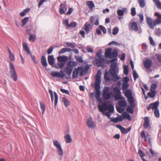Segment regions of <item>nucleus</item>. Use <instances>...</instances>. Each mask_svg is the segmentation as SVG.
<instances>
[{"label":"nucleus","instance_id":"7c9ffc66","mask_svg":"<svg viewBox=\"0 0 161 161\" xmlns=\"http://www.w3.org/2000/svg\"><path fill=\"white\" fill-rule=\"evenodd\" d=\"M121 93L115 94L114 96V98L116 100L125 99V98L122 96Z\"/></svg>","mask_w":161,"mask_h":161},{"label":"nucleus","instance_id":"c85d7f7f","mask_svg":"<svg viewBox=\"0 0 161 161\" xmlns=\"http://www.w3.org/2000/svg\"><path fill=\"white\" fill-rule=\"evenodd\" d=\"M131 107L129 106L127 107V111L130 113L131 114H133V109L135 107V103H133L131 105Z\"/></svg>","mask_w":161,"mask_h":161},{"label":"nucleus","instance_id":"393cba45","mask_svg":"<svg viewBox=\"0 0 161 161\" xmlns=\"http://www.w3.org/2000/svg\"><path fill=\"white\" fill-rule=\"evenodd\" d=\"M41 62L42 65L44 67L47 66V61L45 57L42 55L41 58Z\"/></svg>","mask_w":161,"mask_h":161},{"label":"nucleus","instance_id":"a878e982","mask_svg":"<svg viewBox=\"0 0 161 161\" xmlns=\"http://www.w3.org/2000/svg\"><path fill=\"white\" fill-rule=\"evenodd\" d=\"M118 55V52L117 49L114 50L111 53L110 57V58H116L117 57Z\"/></svg>","mask_w":161,"mask_h":161},{"label":"nucleus","instance_id":"4c0bfd02","mask_svg":"<svg viewBox=\"0 0 161 161\" xmlns=\"http://www.w3.org/2000/svg\"><path fill=\"white\" fill-rule=\"evenodd\" d=\"M157 87V85L155 83H153L152 84L150 88V90L151 92H156V89Z\"/></svg>","mask_w":161,"mask_h":161},{"label":"nucleus","instance_id":"f257e3e1","mask_svg":"<svg viewBox=\"0 0 161 161\" xmlns=\"http://www.w3.org/2000/svg\"><path fill=\"white\" fill-rule=\"evenodd\" d=\"M101 74V71L100 70H98L96 76L95 82L94 86L96 90L95 97L97 100L98 103H102V100L100 97L101 92L100 91Z\"/></svg>","mask_w":161,"mask_h":161},{"label":"nucleus","instance_id":"72a5a7b5","mask_svg":"<svg viewBox=\"0 0 161 161\" xmlns=\"http://www.w3.org/2000/svg\"><path fill=\"white\" fill-rule=\"evenodd\" d=\"M138 1L141 8H143L146 5L145 0H138Z\"/></svg>","mask_w":161,"mask_h":161},{"label":"nucleus","instance_id":"49530a36","mask_svg":"<svg viewBox=\"0 0 161 161\" xmlns=\"http://www.w3.org/2000/svg\"><path fill=\"white\" fill-rule=\"evenodd\" d=\"M156 93V92H151L148 93V96L151 98H153L155 96Z\"/></svg>","mask_w":161,"mask_h":161},{"label":"nucleus","instance_id":"4468645a","mask_svg":"<svg viewBox=\"0 0 161 161\" xmlns=\"http://www.w3.org/2000/svg\"><path fill=\"white\" fill-rule=\"evenodd\" d=\"M159 104V102L158 101L154 103H151L147 108V109L149 110L151 108L155 109H158V108Z\"/></svg>","mask_w":161,"mask_h":161},{"label":"nucleus","instance_id":"f03ea898","mask_svg":"<svg viewBox=\"0 0 161 161\" xmlns=\"http://www.w3.org/2000/svg\"><path fill=\"white\" fill-rule=\"evenodd\" d=\"M110 60L111 64L110 65V68L109 70L110 74L113 77L112 80L114 81H117L120 79V77L117 75L119 72V69L117 65L116 62L117 60L116 58H113Z\"/></svg>","mask_w":161,"mask_h":161},{"label":"nucleus","instance_id":"39448f33","mask_svg":"<svg viewBox=\"0 0 161 161\" xmlns=\"http://www.w3.org/2000/svg\"><path fill=\"white\" fill-rule=\"evenodd\" d=\"M129 86L128 83H123L122 87L123 93L127 98L128 101L131 105L134 104V100L132 95V91L130 89H128Z\"/></svg>","mask_w":161,"mask_h":161},{"label":"nucleus","instance_id":"774afa93","mask_svg":"<svg viewBox=\"0 0 161 161\" xmlns=\"http://www.w3.org/2000/svg\"><path fill=\"white\" fill-rule=\"evenodd\" d=\"M9 58L10 60L14 61L15 60V57L13 53L9 54Z\"/></svg>","mask_w":161,"mask_h":161},{"label":"nucleus","instance_id":"473e14b6","mask_svg":"<svg viewBox=\"0 0 161 161\" xmlns=\"http://www.w3.org/2000/svg\"><path fill=\"white\" fill-rule=\"evenodd\" d=\"M131 27L132 29L135 31H137L138 30V28L137 24L135 22H133L131 23Z\"/></svg>","mask_w":161,"mask_h":161},{"label":"nucleus","instance_id":"f3484780","mask_svg":"<svg viewBox=\"0 0 161 161\" xmlns=\"http://www.w3.org/2000/svg\"><path fill=\"white\" fill-rule=\"evenodd\" d=\"M77 64L78 63L76 62L69 61L67 63L66 66L71 67L73 68V67L77 66Z\"/></svg>","mask_w":161,"mask_h":161},{"label":"nucleus","instance_id":"6e6552de","mask_svg":"<svg viewBox=\"0 0 161 161\" xmlns=\"http://www.w3.org/2000/svg\"><path fill=\"white\" fill-rule=\"evenodd\" d=\"M51 75L53 77H60L61 78H63L66 76L65 74L64 73V71L62 70H61L59 73L57 71H51Z\"/></svg>","mask_w":161,"mask_h":161},{"label":"nucleus","instance_id":"412c9836","mask_svg":"<svg viewBox=\"0 0 161 161\" xmlns=\"http://www.w3.org/2000/svg\"><path fill=\"white\" fill-rule=\"evenodd\" d=\"M118 104L119 106L124 108H125L127 105V102L125 101V99H123L119 101L118 102Z\"/></svg>","mask_w":161,"mask_h":161},{"label":"nucleus","instance_id":"c756f323","mask_svg":"<svg viewBox=\"0 0 161 161\" xmlns=\"http://www.w3.org/2000/svg\"><path fill=\"white\" fill-rule=\"evenodd\" d=\"M122 116L124 119H128L129 120H131L130 114L126 112H125L122 114Z\"/></svg>","mask_w":161,"mask_h":161},{"label":"nucleus","instance_id":"6e6d98bb","mask_svg":"<svg viewBox=\"0 0 161 161\" xmlns=\"http://www.w3.org/2000/svg\"><path fill=\"white\" fill-rule=\"evenodd\" d=\"M117 13L118 15L123 16L124 15V11L121 9H118L117 11Z\"/></svg>","mask_w":161,"mask_h":161},{"label":"nucleus","instance_id":"1a4fd4ad","mask_svg":"<svg viewBox=\"0 0 161 161\" xmlns=\"http://www.w3.org/2000/svg\"><path fill=\"white\" fill-rule=\"evenodd\" d=\"M23 46L24 50L28 54H30L31 55V58L33 62L35 63H37V61L36 60L35 57L34 56L32 55L31 53L30 50L29 49L28 47L25 42L23 43Z\"/></svg>","mask_w":161,"mask_h":161},{"label":"nucleus","instance_id":"052dcab7","mask_svg":"<svg viewBox=\"0 0 161 161\" xmlns=\"http://www.w3.org/2000/svg\"><path fill=\"white\" fill-rule=\"evenodd\" d=\"M99 28L101 29L103 32L104 34L106 33L107 30L103 26L100 25L99 26Z\"/></svg>","mask_w":161,"mask_h":161},{"label":"nucleus","instance_id":"58836bf2","mask_svg":"<svg viewBox=\"0 0 161 161\" xmlns=\"http://www.w3.org/2000/svg\"><path fill=\"white\" fill-rule=\"evenodd\" d=\"M66 44L67 46L72 48H74L76 47L75 44V43H71L69 42H67Z\"/></svg>","mask_w":161,"mask_h":161},{"label":"nucleus","instance_id":"864d4df0","mask_svg":"<svg viewBox=\"0 0 161 161\" xmlns=\"http://www.w3.org/2000/svg\"><path fill=\"white\" fill-rule=\"evenodd\" d=\"M155 34L158 36H161V30L160 28H158L156 30Z\"/></svg>","mask_w":161,"mask_h":161},{"label":"nucleus","instance_id":"e2e57ef3","mask_svg":"<svg viewBox=\"0 0 161 161\" xmlns=\"http://www.w3.org/2000/svg\"><path fill=\"white\" fill-rule=\"evenodd\" d=\"M131 14L132 16H134L136 14V9L135 8H132L131 9Z\"/></svg>","mask_w":161,"mask_h":161},{"label":"nucleus","instance_id":"3c124183","mask_svg":"<svg viewBox=\"0 0 161 161\" xmlns=\"http://www.w3.org/2000/svg\"><path fill=\"white\" fill-rule=\"evenodd\" d=\"M116 108L117 111L119 113H121L124 110V108H123L120 106H116Z\"/></svg>","mask_w":161,"mask_h":161},{"label":"nucleus","instance_id":"69168bd1","mask_svg":"<svg viewBox=\"0 0 161 161\" xmlns=\"http://www.w3.org/2000/svg\"><path fill=\"white\" fill-rule=\"evenodd\" d=\"M61 92L64 93H65L67 95H69V93L68 90L64 89H60Z\"/></svg>","mask_w":161,"mask_h":161},{"label":"nucleus","instance_id":"09e8293b","mask_svg":"<svg viewBox=\"0 0 161 161\" xmlns=\"http://www.w3.org/2000/svg\"><path fill=\"white\" fill-rule=\"evenodd\" d=\"M40 106L42 110V114H43L44 113L45 108L44 104L42 103H40Z\"/></svg>","mask_w":161,"mask_h":161},{"label":"nucleus","instance_id":"f704fd0d","mask_svg":"<svg viewBox=\"0 0 161 161\" xmlns=\"http://www.w3.org/2000/svg\"><path fill=\"white\" fill-rule=\"evenodd\" d=\"M29 18L28 17H25L22 19L21 20L22 26L23 27L26 24L28 21Z\"/></svg>","mask_w":161,"mask_h":161},{"label":"nucleus","instance_id":"2f4dec72","mask_svg":"<svg viewBox=\"0 0 161 161\" xmlns=\"http://www.w3.org/2000/svg\"><path fill=\"white\" fill-rule=\"evenodd\" d=\"M62 101L66 107H67L69 105V102L65 97H62Z\"/></svg>","mask_w":161,"mask_h":161},{"label":"nucleus","instance_id":"b1692460","mask_svg":"<svg viewBox=\"0 0 161 161\" xmlns=\"http://www.w3.org/2000/svg\"><path fill=\"white\" fill-rule=\"evenodd\" d=\"M112 93L111 92L102 94V96L103 98L105 100H108L110 99L111 97V95Z\"/></svg>","mask_w":161,"mask_h":161},{"label":"nucleus","instance_id":"338daca9","mask_svg":"<svg viewBox=\"0 0 161 161\" xmlns=\"http://www.w3.org/2000/svg\"><path fill=\"white\" fill-rule=\"evenodd\" d=\"M139 154L140 157L143 158L145 156V154L141 150H139Z\"/></svg>","mask_w":161,"mask_h":161},{"label":"nucleus","instance_id":"e433bc0d","mask_svg":"<svg viewBox=\"0 0 161 161\" xmlns=\"http://www.w3.org/2000/svg\"><path fill=\"white\" fill-rule=\"evenodd\" d=\"M87 4L90 9H92V8L95 7L94 4L92 1H87Z\"/></svg>","mask_w":161,"mask_h":161},{"label":"nucleus","instance_id":"dca6fc26","mask_svg":"<svg viewBox=\"0 0 161 161\" xmlns=\"http://www.w3.org/2000/svg\"><path fill=\"white\" fill-rule=\"evenodd\" d=\"M87 125L89 127L91 128H94L96 126L91 118L88 119L87 122Z\"/></svg>","mask_w":161,"mask_h":161},{"label":"nucleus","instance_id":"c03bdc74","mask_svg":"<svg viewBox=\"0 0 161 161\" xmlns=\"http://www.w3.org/2000/svg\"><path fill=\"white\" fill-rule=\"evenodd\" d=\"M121 89L120 87H116L114 88V92L115 94L121 93Z\"/></svg>","mask_w":161,"mask_h":161},{"label":"nucleus","instance_id":"20e7f679","mask_svg":"<svg viewBox=\"0 0 161 161\" xmlns=\"http://www.w3.org/2000/svg\"><path fill=\"white\" fill-rule=\"evenodd\" d=\"M155 15L158 18L155 19L154 20L149 16H147L146 18L147 24L149 27L152 29H153L155 26L161 24V14L156 12L155 14Z\"/></svg>","mask_w":161,"mask_h":161},{"label":"nucleus","instance_id":"603ef678","mask_svg":"<svg viewBox=\"0 0 161 161\" xmlns=\"http://www.w3.org/2000/svg\"><path fill=\"white\" fill-rule=\"evenodd\" d=\"M119 29L118 27H115L113 30V34L114 35H116L119 32Z\"/></svg>","mask_w":161,"mask_h":161},{"label":"nucleus","instance_id":"0eeeda50","mask_svg":"<svg viewBox=\"0 0 161 161\" xmlns=\"http://www.w3.org/2000/svg\"><path fill=\"white\" fill-rule=\"evenodd\" d=\"M53 142L54 146L57 148L58 154L60 156H63V152L61 144L56 140H53Z\"/></svg>","mask_w":161,"mask_h":161},{"label":"nucleus","instance_id":"6ab92c4d","mask_svg":"<svg viewBox=\"0 0 161 161\" xmlns=\"http://www.w3.org/2000/svg\"><path fill=\"white\" fill-rule=\"evenodd\" d=\"M91 24L87 22H86L85 25L84 30L87 33H88L90 31V29L92 28V26Z\"/></svg>","mask_w":161,"mask_h":161},{"label":"nucleus","instance_id":"13d9d810","mask_svg":"<svg viewBox=\"0 0 161 161\" xmlns=\"http://www.w3.org/2000/svg\"><path fill=\"white\" fill-rule=\"evenodd\" d=\"M154 114L155 116L157 118H159V117L160 114L159 111L158 109H156L154 110Z\"/></svg>","mask_w":161,"mask_h":161},{"label":"nucleus","instance_id":"a19ab883","mask_svg":"<svg viewBox=\"0 0 161 161\" xmlns=\"http://www.w3.org/2000/svg\"><path fill=\"white\" fill-rule=\"evenodd\" d=\"M124 68V73L127 75L128 74L129 69L127 65H124L123 66Z\"/></svg>","mask_w":161,"mask_h":161},{"label":"nucleus","instance_id":"5701e85b","mask_svg":"<svg viewBox=\"0 0 161 161\" xmlns=\"http://www.w3.org/2000/svg\"><path fill=\"white\" fill-rule=\"evenodd\" d=\"M144 122L143 124V127L146 129L149 127V119L147 117L144 118Z\"/></svg>","mask_w":161,"mask_h":161},{"label":"nucleus","instance_id":"ea45409f","mask_svg":"<svg viewBox=\"0 0 161 161\" xmlns=\"http://www.w3.org/2000/svg\"><path fill=\"white\" fill-rule=\"evenodd\" d=\"M30 10L29 8H27L24 9L22 12H20L19 13V15L20 16L23 17L24 16L28 11Z\"/></svg>","mask_w":161,"mask_h":161},{"label":"nucleus","instance_id":"423d86ee","mask_svg":"<svg viewBox=\"0 0 161 161\" xmlns=\"http://www.w3.org/2000/svg\"><path fill=\"white\" fill-rule=\"evenodd\" d=\"M9 70L11 77L14 81H16L18 79L17 75L14 64L10 62H9Z\"/></svg>","mask_w":161,"mask_h":161},{"label":"nucleus","instance_id":"f8f14e48","mask_svg":"<svg viewBox=\"0 0 161 161\" xmlns=\"http://www.w3.org/2000/svg\"><path fill=\"white\" fill-rule=\"evenodd\" d=\"M104 58H96L94 61L95 65L97 66L100 67L103 65V63L104 61Z\"/></svg>","mask_w":161,"mask_h":161},{"label":"nucleus","instance_id":"ddd939ff","mask_svg":"<svg viewBox=\"0 0 161 161\" xmlns=\"http://www.w3.org/2000/svg\"><path fill=\"white\" fill-rule=\"evenodd\" d=\"M143 64L146 69H148L152 66V62L151 60L147 59L143 61Z\"/></svg>","mask_w":161,"mask_h":161},{"label":"nucleus","instance_id":"bb28decb","mask_svg":"<svg viewBox=\"0 0 161 161\" xmlns=\"http://www.w3.org/2000/svg\"><path fill=\"white\" fill-rule=\"evenodd\" d=\"M64 137L67 143H70L72 142V140L69 134H67L65 135Z\"/></svg>","mask_w":161,"mask_h":161},{"label":"nucleus","instance_id":"c9c22d12","mask_svg":"<svg viewBox=\"0 0 161 161\" xmlns=\"http://www.w3.org/2000/svg\"><path fill=\"white\" fill-rule=\"evenodd\" d=\"M153 1L155 3L157 7L161 9V2L159 0H153Z\"/></svg>","mask_w":161,"mask_h":161},{"label":"nucleus","instance_id":"aec40b11","mask_svg":"<svg viewBox=\"0 0 161 161\" xmlns=\"http://www.w3.org/2000/svg\"><path fill=\"white\" fill-rule=\"evenodd\" d=\"M73 69V68L71 67L66 66V68L64 70V72L67 75L70 76L71 74Z\"/></svg>","mask_w":161,"mask_h":161},{"label":"nucleus","instance_id":"cd10ccee","mask_svg":"<svg viewBox=\"0 0 161 161\" xmlns=\"http://www.w3.org/2000/svg\"><path fill=\"white\" fill-rule=\"evenodd\" d=\"M112 49L111 48L107 49L105 51V56L106 58H109L110 57Z\"/></svg>","mask_w":161,"mask_h":161},{"label":"nucleus","instance_id":"680f3d73","mask_svg":"<svg viewBox=\"0 0 161 161\" xmlns=\"http://www.w3.org/2000/svg\"><path fill=\"white\" fill-rule=\"evenodd\" d=\"M77 25V23L75 22H73L71 23L69 25L68 27H75Z\"/></svg>","mask_w":161,"mask_h":161},{"label":"nucleus","instance_id":"79ce46f5","mask_svg":"<svg viewBox=\"0 0 161 161\" xmlns=\"http://www.w3.org/2000/svg\"><path fill=\"white\" fill-rule=\"evenodd\" d=\"M78 71L75 68L73 72L72 78L73 79L76 78L78 76Z\"/></svg>","mask_w":161,"mask_h":161},{"label":"nucleus","instance_id":"4be33fe9","mask_svg":"<svg viewBox=\"0 0 161 161\" xmlns=\"http://www.w3.org/2000/svg\"><path fill=\"white\" fill-rule=\"evenodd\" d=\"M48 61L49 64L53 66L54 63V58L53 55L49 56L48 57Z\"/></svg>","mask_w":161,"mask_h":161},{"label":"nucleus","instance_id":"9d476101","mask_svg":"<svg viewBox=\"0 0 161 161\" xmlns=\"http://www.w3.org/2000/svg\"><path fill=\"white\" fill-rule=\"evenodd\" d=\"M89 20L92 25H99V18L97 16H91Z\"/></svg>","mask_w":161,"mask_h":161},{"label":"nucleus","instance_id":"8fccbe9b","mask_svg":"<svg viewBox=\"0 0 161 161\" xmlns=\"http://www.w3.org/2000/svg\"><path fill=\"white\" fill-rule=\"evenodd\" d=\"M133 75L135 80H136L139 77L137 73L135 70H133Z\"/></svg>","mask_w":161,"mask_h":161},{"label":"nucleus","instance_id":"0e129e2a","mask_svg":"<svg viewBox=\"0 0 161 161\" xmlns=\"http://www.w3.org/2000/svg\"><path fill=\"white\" fill-rule=\"evenodd\" d=\"M96 55L99 58H104L103 57H102V51L101 50L97 52L96 54Z\"/></svg>","mask_w":161,"mask_h":161},{"label":"nucleus","instance_id":"a18cd8bd","mask_svg":"<svg viewBox=\"0 0 161 161\" xmlns=\"http://www.w3.org/2000/svg\"><path fill=\"white\" fill-rule=\"evenodd\" d=\"M104 78L105 80L107 81H109L110 80V76L107 71L106 72L104 73Z\"/></svg>","mask_w":161,"mask_h":161},{"label":"nucleus","instance_id":"4d7b16f0","mask_svg":"<svg viewBox=\"0 0 161 161\" xmlns=\"http://www.w3.org/2000/svg\"><path fill=\"white\" fill-rule=\"evenodd\" d=\"M36 38V36L32 34H30L29 40L31 41L34 42Z\"/></svg>","mask_w":161,"mask_h":161},{"label":"nucleus","instance_id":"a211bd4d","mask_svg":"<svg viewBox=\"0 0 161 161\" xmlns=\"http://www.w3.org/2000/svg\"><path fill=\"white\" fill-rule=\"evenodd\" d=\"M65 65V63L58 62L56 64H55L53 67L57 69H62Z\"/></svg>","mask_w":161,"mask_h":161},{"label":"nucleus","instance_id":"5fc2aeb1","mask_svg":"<svg viewBox=\"0 0 161 161\" xmlns=\"http://www.w3.org/2000/svg\"><path fill=\"white\" fill-rule=\"evenodd\" d=\"M76 59L79 62L83 63L84 60L82 59V58L80 56H75V57Z\"/></svg>","mask_w":161,"mask_h":161},{"label":"nucleus","instance_id":"9b49d317","mask_svg":"<svg viewBox=\"0 0 161 161\" xmlns=\"http://www.w3.org/2000/svg\"><path fill=\"white\" fill-rule=\"evenodd\" d=\"M67 9V6L65 2L62 3L60 5L59 12L60 14H64L66 11Z\"/></svg>","mask_w":161,"mask_h":161},{"label":"nucleus","instance_id":"de8ad7c7","mask_svg":"<svg viewBox=\"0 0 161 161\" xmlns=\"http://www.w3.org/2000/svg\"><path fill=\"white\" fill-rule=\"evenodd\" d=\"M54 94L55 98L54 105L56 106L58 102V97L57 93L55 92H54Z\"/></svg>","mask_w":161,"mask_h":161},{"label":"nucleus","instance_id":"37998d69","mask_svg":"<svg viewBox=\"0 0 161 161\" xmlns=\"http://www.w3.org/2000/svg\"><path fill=\"white\" fill-rule=\"evenodd\" d=\"M78 71V73H80V75L82 76L83 75V70L81 67H78L76 69Z\"/></svg>","mask_w":161,"mask_h":161},{"label":"nucleus","instance_id":"7ed1b4c3","mask_svg":"<svg viewBox=\"0 0 161 161\" xmlns=\"http://www.w3.org/2000/svg\"><path fill=\"white\" fill-rule=\"evenodd\" d=\"M98 108L99 111L109 119L110 118V113H113L114 111V105L111 104L108 105L106 102H104L101 105H98Z\"/></svg>","mask_w":161,"mask_h":161},{"label":"nucleus","instance_id":"2eb2a0df","mask_svg":"<svg viewBox=\"0 0 161 161\" xmlns=\"http://www.w3.org/2000/svg\"><path fill=\"white\" fill-rule=\"evenodd\" d=\"M57 59L58 62L65 63L68 60V57L65 56H59L57 57Z\"/></svg>","mask_w":161,"mask_h":161},{"label":"nucleus","instance_id":"bf43d9fd","mask_svg":"<svg viewBox=\"0 0 161 161\" xmlns=\"http://www.w3.org/2000/svg\"><path fill=\"white\" fill-rule=\"evenodd\" d=\"M109 90L108 87L106 86L105 87L102 91V94L109 93L108 92Z\"/></svg>","mask_w":161,"mask_h":161}]
</instances>
